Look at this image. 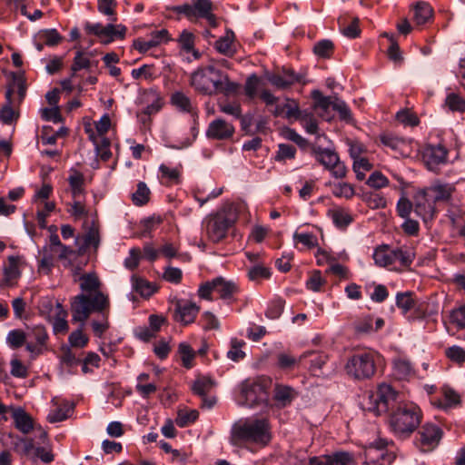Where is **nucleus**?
Wrapping results in <instances>:
<instances>
[{
  "mask_svg": "<svg viewBox=\"0 0 465 465\" xmlns=\"http://www.w3.org/2000/svg\"><path fill=\"white\" fill-rule=\"evenodd\" d=\"M77 281L82 293L74 296L71 302L72 322L83 325L93 311H104L109 307L110 300L107 294L100 291L101 282L95 273L82 274Z\"/></svg>",
  "mask_w": 465,
  "mask_h": 465,
  "instance_id": "obj_1",
  "label": "nucleus"
},
{
  "mask_svg": "<svg viewBox=\"0 0 465 465\" xmlns=\"http://www.w3.org/2000/svg\"><path fill=\"white\" fill-rule=\"evenodd\" d=\"M271 440V426L266 419L240 420L232 427L230 441L234 446L252 443L262 448Z\"/></svg>",
  "mask_w": 465,
  "mask_h": 465,
  "instance_id": "obj_2",
  "label": "nucleus"
},
{
  "mask_svg": "<svg viewBox=\"0 0 465 465\" xmlns=\"http://www.w3.org/2000/svg\"><path fill=\"white\" fill-rule=\"evenodd\" d=\"M191 85L199 93L213 95L218 93L230 94L236 90L237 85L229 80L213 65L199 67L191 75Z\"/></svg>",
  "mask_w": 465,
  "mask_h": 465,
  "instance_id": "obj_3",
  "label": "nucleus"
},
{
  "mask_svg": "<svg viewBox=\"0 0 465 465\" xmlns=\"http://www.w3.org/2000/svg\"><path fill=\"white\" fill-rule=\"evenodd\" d=\"M420 409L412 402L398 403L389 417L391 430L400 438L410 437L421 422Z\"/></svg>",
  "mask_w": 465,
  "mask_h": 465,
  "instance_id": "obj_4",
  "label": "nucleus"
},
{
  "mask_svg": "<svg viewBox=\"0 0 465 465\" xmlns=\"http://www.w3.org/2000/svg\"><path fill=\"white\" fill-rule=\"evenodd\" d=\"M399 393L389 384H381L375 391L363 394L361 401L364 411L371 412L376 416L394 410L398 402Z\"/></svg>",
  "mask_w": 465,
  "mask_h": 465,
  "instance_id": "obj_5",
  "label": "nucleus"
},
{
  "mask_svg": "<svg viewBox=\"0 0 465 465\" xmlns=\"http://www.w3.org/2000/svg\"><path fill=\"white\" fill-rule=\"evenodd\" d=\"M381 355L375 351H364L352 355L345 365L348 375L357 380L371 378L376 372Z\"/></svg>",
  "mask_w": 465,
  "mask_h": 465,
  "instance_id": "obj_6",
  "label": "nucleus"
},
{
  "mask_svg": "<svg viewBox=\"0 0 465 465\" xmlns=\"http://www.w3.org/2000/svg\"><path fill=\"white\" fill-rule=\"evenodd\" d=\"M270 381L262 377L248 379L240 385L238 403L242 406L253 407L267 401V388Z\"/></svg>",
  "mask_w": 465,
  "mask_h": 465,
  "instance_id": "obj_7",
  "label": "nucleus"
},
{
  "mask_svg": "<svg viewBox=\"0 0 465 465\" xmlns=\"http://www.w3.org/2000/svg\"><path fill=\"white\" fill-rule=\"evenodd\" d=\"M73 251L69 247L61 242L56 233H52L50 235L49 243L44 246L40 252L42 258L39 261V271L49 273L56 257L65 259Z\"/></svg>",
  "mask_w": 465,
  "mask_h": 465,
  "instance_id": "obj_8",
  "label": "nucleus"
},
{
  "mask_svg": "<svg viewBox=\"0 0 465 465\" xmlns=\"http://www.w3.org/2000/svg\"><path fill=\"white\" fill-rule=\"evenodd\" d=\"M213 292L218 293L221 299L227 300L238 292V286L234 282L219 276L203 283L198 290V294L203 299L212 301Z\"/></svg>",
  "mask_w": 465,
  "mask_h": 465,
  "instance_id": "obj_9",
  "label": "nucleus"
},
{
  "mask_svg": "<svg viewBox=\"0 0 465 465\" xmlns=\"http://www.w3.org/2000/svg\"><path fill=\"white\" fill-rule=\"evenodd\" d=\"M235 216L225 212H219L211 216L206 222V232L213 242L223 241L228 230L234 224Z\"/></svg>",
  "mask_w": 465,
  "mask_h": 465,
  "instance_id": "obj_10",
  "label": "nucleus"
},
{
  "mask_svg": "<svg viewBox=\"0 0 465 465\" xmlns=\"http://www.w3.org/2000/svg\"><path fill=\"white\" fill-rule=\"evenodd\" d=\"M213 4L210 0H192L191 4L177 7L180 14H183L190 21L205 18L212 26H216L215 15L212 12Z\"/></svg>",
  "mask_w": 465,
  "mask_h": 465,
  "instance_id": "obj_11",
  "label": "nucleus"
},
{
  "mask_svg": "<svg viewBox=\"0 0 465 465\" xmlns=\"http://www.w3.org/2000/svg\"><path fill=\"white\" fill-rule=\"evenodd\" d=\"M443 431L438 425L427 422L418 430L415 444L423 452L433 450L440 443Z\"/></svg>",
  "mask_w": 465,
  "mask_h": 465,
  "instance_id": "obj_12",
  "label": "nucleus"
},
{
  "mask_svg": "<svg viewBox=\"0 0 465 465\" xmlns=\"http://www.w3.org/2000/svg\"><path fill=\"white\" fill-rule=\"evenodd\" d=\"M312 152L316 160L326 169L330 170L335 178L345 177L347 169L334 151L314 147Z\"/></svg>",
  "mask_w": 465,
  "mask_h": 465,
  "instance_id": "obj_13",
  "label": "nucleus"
},
{
  "mask_svg": "<svg viewBox=\"0 0 465 465\" xmlns=\"http://www.w3.org/2000/svg\"><path fill=\"white\" fill-rule=\"evenodd\" d=\"M85 30L100 38L104 43H110L114 39H123L126 33V27L123 25L108 24L103 25L100 23H86Z\"/></svg>",
  "mask_w": 465,
  "mask_h": 465,
  "instance_id": "obj_14",
  "label": "nucleus"
},
{
  "mask_svg": "<svg viewBox=\"0 0 465 465\" xmlns=\"http://www.w3.org/2000/svg\"><path fill=\"white\" fill-rule=\"evenodd\" d=\"M393 459L383 441L370 444L364 450V465H390Z\"/></svg>",
  "mask_w": 465,
  "mask_h": 465,
  "instance_id": "obj_15",
  "label": "nucleus"
},
{
  "mask_svg": "<svg viewBox=\"0 0 465 465\" xmlns=\"http://www.w3.org/2000/svg\"><path fill=\"white\" fill-rule=\"evenodd\" d=\"M422 158L430 171L437 172L440 165L446 163L448 150L441 144H430L424 148Z\"/></svg>",
  "mask_w": 465,
  "mask_h": 465,
  "instance_id": "obj_16",
  "label": "nucleus"
},
{
  "mask_svg": "<svg viewBox=\"0 0 465 465\" xmlns=\"http://www.w3.org/2000/svg\"><path fill=\"white\" fill-rule=\"evenodd\" d=\"M169 33L166 29L153 30L146 37L134 40V46L140 53H146L153 47L169 41Z\"/></svg>",
  "mask_w": 465,
  "mask_h": 465,
  "instance_id": "obj_17",
  "label": "nucleus"
},
{
  "mask_svg": "<svg viewBox=\"0 0 465 465\" xmlns=\"http://www.w3.org/2000/svg\"><path fill=\"white\" fill-rule=\"evenodd\" d=\"M199 312V307L195 303L180 300L175 303L174 320L183 325L190 324L194 322Z\"/></svg>",
  "mask_w": 465,
  "mask_h": 465,
  "instance_id": "obj_18",
  "label": "nucleus"
},
{
  "mask_svg": "<svg viewBox=\"0 0 465 465\" xmlns=\"http://www.w3.org/2000/svg\"><path fill=\"white\" fill-rule=\"evenodd\" d=\"M310 465H355L353 456L350 452L338 451L331 455L312 457Z\"/></svg>",
  "mask_w": 465,
  "mask_h": 465,
  "instance_id": "obj_19",
  "label": "nucleus"
},
{
  "mask_svg": "<svg viewBox=\"0 0 465 465\" xmlns=\"http://www.w3.org/2000/svg\"><path fill=\"white\" fill-rule=\"evenodd\" d=\"M234 126L222 118L212 121L206 130V136L214 140H227L232 137Z\"/></svg>",
  "mask_w": 465,
  "mask_h": 465,
  "instance_id": "obj_20",
  "label": "nucleus"
},
{
  "mask_svg": "<svg viewBox=\"0 0 465 465\" xmlns=\"http://www.w3.org/2000/svg\"><path fill=\"white\" fill-rule=\"evenodd\" d=\"M455 191L456 187L453 183L436 181L427 189V195L434 203H449Z\"/></svg>",
  "mask_w": 465,
  "mask_h": 465,
  "instance_id": "obj_21",
  "label": "nucleus"
},
{
  "mask_svg": "<svg viewBox=\"0 0 465 465\" xmlns=\"http://www.w3.org/2000/svg\"><path fill=\"white\" fill-rule=\"evenodd\" d=\"M314 100V109L319 110V114L323 119L330 121L331 116L328 113L330 107L333 109V104L336 102L337 97L324 96L319 90H314L312 93Z\"/></svg>",
  "mask_w": 465,
  "mask_h": 465,
  "instance_id": "obj_22",
  "label": "nucleus"
},
{
  "mask_svg": "<svg viewBox=\"0 0 465 465\" xmlns=\"http://www.w3.org/2000/svg\"><path fill=\"white\" fill-rule=\"evenodd\" d=\"M11 416L15 426L24 434L29 433L34 429V423L31 416L21 407L11 408Z\"/></svg>",
  "mask_w": 465,
  "mask_h": 465,
  "instance_id": "obj_23",
  "label": "nucleus"
},
{
  "mask_svg": "<svg viewBox=\"0 0 465 465\" xmlns=\"http://www.w3.org/2000/svg\"><path fill=\"white\" fill-rule=\"evenodd\" d=\"M270 83L281 89L287 88L294 83H301L302 77L293 71H284L282 74H275L269 77Z\"/></svg>",
  "mask_w": 465,
  "mask_h": 465,
  "instance_id": "obj_24",
  "label": "nucleus"
},
{
  "mask_svg": "<svg viewBox=\"0 0 465 465\" xmlns=\"http://www.w3.org/2000/svg\"><path fill=\"white\" fill-rule=\"evenodd\" d=\"M66 317L67 312L63 308L60 302H56L55 313L48 320L53 325L54 334L67 332L69 326Z\"/></svg>",
  "mask_w": 465,
  "mask_h": 465,
  "instance_id": "obj_25",
  "label": "nucleus"
},
{
  "mask_svg": "<svg viewBox=\"0 0 465 465\" xmlns=\"http://www.w3.org/2000/svg\"><path fill=\"white\" fill-rule=\"evenodd\" d=\"M84 245L80 248L81 252H85L87 249H93L94 252H97L100 242V232L98 225L93 222L88 231L83 236Z\"/></svg>",
  "mask_w": 465,
  "mask_h": 465,
  "instance_id": "obj_26",
  "label": "nucleus"
},
{
  "mask_svg": "<svg viewBox=\"0 0 465 465\" xmlns=\"http://www.w3.org/2000/svg\"><path fill=\"white\" fill-rule=\"evenodd\" d=\"M85 131L89 134L90 140L94 143L97 155L103 161H108L112 156V153L110 151V141L105 137H101L98 140L90 128H85Z\"/></svg>",
  "mask_w": 465,
  "mask_h": 465,
  "instance_id": "obj_27",
  "label": "nucleus"
},
{
  "mask_svg": "<svg viewBox=\"0 0 465 465\" xmlns=\"http://www.w3.org/2000/svg\"><path fill=\"white\" fill-rule=\"evenodd\" d=\"M414 21L418 25L428 23L433 15L430 5L424 1H419L413 5Z\"/></svg>",
  "mask_w": 465,
  "mask_h": 465,
  "instance_id": "obj_28",
  "label": "nucleus"
},
{
  "mask_svg": "<svg viewBox=\"0 0 465 465\" xmlns=\"http://www.w3.org/2000/svg\"><path fill=\"white\" fill-rule=\"evenodd\" d=\"M328 216L333 223L341 229L346 228L351 222L352 217L350 212L342 207H334L328 211Z\"/></svg>",
  "mask_w": 465,
  "mask_h": 465,
  "instance_id": "obj_29",
  "label": "nucleus"
},
{
  "mask_svg": "<svg viewBox=\"0 0 465 465\" xmlns=\"http://www.w3.org/2000/svg\"><path fill=\"white\" fill-rule=\"evenodd\" d=\"M393 374L399 380H407L412 377L414 374L412 364L404 358H396L393 361Z\"/></svg>",
  "mask_w": 465,
  "mask_h": 465,
  "instance_id": "obj_30",
  "label": "nucleus"
},
{
  "mask_svg": "<svg viewBox=\"0 0 465 465\" xmlns=\"http://www.w3.org/2000/svg\"><path fill=\"white\" fill-rule=\"evenodd\" d=\"M234 34L232 31H227L226 34L220 37L215 43V49L227 56H232L235 52V45L233 43Z\"/></svg>",
  "mask_w": 465,
  "mask_h": 465,
  "instance_id": "obj_31",
  "label": "nucleus"
},
{
  "mask_svg": "<svg viewBox=\"0 0 465 465\" xmlns=\"http://www.w3.org/2000/svg\"><path fill=\"white\" fill-rule=\"evenodd\" d=\"M131 282L133 289L143 297H150L156 292V288L152 282L137 275H133Z\"/></svg>",
  "mask_w": 465,
  "mask_h": 465,
  "instance_id": "obj_32",
  "label": "nucleus"
},
{
  "mask_svg": "<svg viewBox=\"0 0 465 465\" xmlns=\"http://www.w3.org/2000/svg\"><path fill=\"white\" fill-rule=\"evenodd\" d=\"M68 183L74 199H78L84 193V178L83 173L74 171L68 177Z\"/></svg>",
  "mask_w": 465,
  "mask_h": 465,
  "instance_id": "obj_33",
  "label": "nucleus"
},
{
  "mask_svg": "<svg viewBox=\"0 0 465 465\" xmlns=\"http://www.w3.org/2000/svg\"><path fill=\"white\" fill-rule=\"evenodd\" d=\"M109 312L110 306L104 311H93V312H97L101 315V320H94L91 323L94 335L99 338H101L110 327L108 321Z\"/></svg>",
  "mask_w": 465,
  "mask_h": 465,
  "instance_id": "obj_34",
  "label": "nucleus"
},
{
  "mask_svg": "<svg viewBox=\"0 0 465 465\" xmlns=\"http://www.w3.org/2000/svg\"><path fill=\"white\" fill-rule=\"evenodd\" d=\"M159 171L161 173L163 183L166 185H173L180 183L181 171L179 168H172L165 164H161Z\"/></svg>",
  "mask_w": 465,
  "mask_h": 465,
  "instance_id": "obj_35",
  "label": "nucleus"
},
{
  "mask_svg": "<svg viewBox=\"0 0 465 465\" xmlns=\"http://www.w3.org/2000/svg\"><path fill=\"white\" fill-rule=\"evenodd\" d=\"M415 300L413 292H399L396 295V305L401 310L402 314L406 315L408 312H411L415 305Z\"/></svg>",
  "mask_w": 465,
  "mask_h": 465,
  "instance_id": "obj_36",
  "label": "nucleus"
},
{
  "mask_svg": "<svg viewBox=\"0 0 465 465\" xmlns=\"http://www.w3.org/2000/svg\"><path fill=\"white\" fill-rule=\"evenodd\" d=\"M307 357H312V359L311 360L310 370L315 375H317V372L322 370V366L326 363L328 360V356L324 353L306 351L300 356L299 361H302Z\"/></svg>",
  "mask_w": 465,
  "mask_h": 465,
  "instance_id": "obj_37",
  "label": "nucleus"
},
{
  "mask_svg": "<svg viewBox=\"0 0 465 465\" xmlns=\"http://www.w3.org/2000/svg\"><path fill=\"white\" fill-rule=\"evenodd\" d=\"M294 245L297 247L301 243L304 249L311 250L318 246V239L315 234L311 232H295L292 236Z\"/></svg>",
  "mask_w": 465,
  "mask_h": 465,
  "instance_id": "obj_38",
  "label": "nucleus"
},
{
  "mask_svg": "<svg viewBox=\"0 0 465 465\" xmlns=\"http://www.w3.org/2000/svg\"><path fill=\"white\" fill-rule=\"evenodd\" d=\"M214 383L209 377H198L192 385L194 394L204 397L213 387Z\"/></svg>",
  "mask_w": 465,
  "mask_h": 465,
  "instance_id": "obj_39",
  "label": "nucleus"
},
{
  "mask_svg": "<svg viewBox=\"0 0 465 465\" xmlns=\"http://www.w3.org/2000/svg\"><path fill=\"white\" fill-rule=\"evenodd\" d=\"M392 250L388 246L378 247L373 253V259L377 265L386 267L392 264Z\"/></svg>",
  "mask_w": 465,
  "mask_h": 465,
  "instance_id": "obj_40",
  "label": "nucleus"
},
{
  "mask_svg": "<svg viewBox=\"0 0 465 465\" xmlns=\"http://www.w3.org/2000/svg\"><path fill=\"white\" fill-rule=\"evenodd\" d=\"M373 317L371 315H364L360 317L353 322L354 331L359 335L369 334L374 331Z\"/></svg>",
  "mask_w": 465,
  "mask_h": 465,
  "instance_id": "obj_41",
  "label": "nucleus"
},
{
  "mask_svg": "<svg viewBox=\"0 0 465 465\" xmlns=\"http://www.w3.org/2000/svg\"><path fill=\"white\" fill-rule=\"evenodd\" d=\"M151 191L145 183L140 182L137 184L136 191L132 194L133 203L137 206H142L149 202Z\"/></svg>",
  "mask_w": 465,
  "mask_h": 465,
  "instance_id": "obj_42",
  "label": "nucleus"
},
{
  "mask_svg": "<svg viewBox=\"0 0 465 465\" xmlns=\"http://www.w3.org/2000/svg\"><path fill=\"white\" fill-rule=\"evenodd\" d=\"M178 42L181 48L187 53L192 52L195 59L200 57L199 52L194 49V35L192 33L188 31H183L180 35Z\"/></svg>",
  "mask_w": 465,
  "mask_h": 465,
  "instance_id": "obj_43",
  "label": "nucleus"
},
{
  "mask_svg": "<svg viewBox=\"0 0 465 465\" xmlns=\"http://www.w3.org/2000/svg\"><path fill=\"white\" fill-rule=\"evenodd\" d=\"M13 89H7L5 92L6 104L0 111V118L5 124H11L15 119V114L12 107Z\"/></svg>",
  "mask_w": 465,
  "mask_h": 465,
  "instance_id": "obj_44",
  "label": "nucleus"
},
{
  "mask_svg": "<svg viewBox=\"0 0 465 465\" xmlns=\"http://www.w3.org/2000/svg\"><path fill=\"white\" fill-rule=\"evenodd\" d=\"M178 352L180 354L183 366L186 369L193 367V360L194 359L195 352L193 349L186 342L179 344Z\"/></svg>",
  "mask_w": 465,
  "mask_h": 465,
  "instance_id": "obj_45",
  "label": "nucleus"
},
{
  "mask_svg": "<svg viewBox=\"0 0 465 465\" xmlns=\"http://www.w3.org/2000/svg\"><path fill=\"white\" fill-rule=\"evenodd\" d=\"M90 66L91 61L89 55L82 51H77L71 66L72 76H74L76 72L82 69H88Z\"/></svg>",
  "mask_w": 465,
  "mask_h": 465,
  "instance_id": "obj_46",
  "label": "nucleus"
},
{
  "mask_svg": "<svg viewBox=\"0 0 465 465\" xmlns=\"http://www.w3.org/2000/svg\"><path fill=\"white\" fill-rule=\"evenodd\" d=\"M294 398V391L288 386H277L275 388L274 399L282 406L291 403Z\"/></svg>",
  "mask_w": 465,
  "mask_h": 465,
  "instance_id": "obj_47",
  "label": "nucleus"
},
{
  "mask_svg": "<svg viewBox=\"0 0 465 465\" xmlns=\"http://www.w3.org/2000/svg\"><path fill=\"white\" fill-rule=\"evenodd\" d=\"M392 264L400 262L401 265H410L414 258V254L407 249L397 248L392 250Z\"/></svg>",
  "mask_w": 465,
  "mask_h": 465,
  "instance_id": "obj_48",
  "label": "nucleus"
},
{
  "mask_svg": "<svg viewBox=\"0 0 465 465\" xmlns=\"http://www.w3.org/2000/svg\"><path fill=\"white\" fill-rule=\"evenodd\" d=\"M72 411L73 405L66 403L51 411L47 416V420L51 423L62 421L69 417Z\"/></svg>",
  "mask_w": 465,
  "mask_h": 465,
  "instance_id": "obj_49",
  "label": "nucleus"
},
{
  "mask_svg": "<svg viewBox=\"0 0 465 465\" xmlns=\"http://www.w3.org/2000/svg\"><path fill=\"white\" fill-rule=\"evenodd\" d=\"M313 52L320 57L328 58L333 52V43L328 39L321 40L314 45Z\"/></svg>",
  "mask_w": 465,
  "mask_h": 465,
  "instance_id": "obj_50",
  "label": "nucleus"
},
{
  "mask_svg": "<svg viewBox=\"0 0 465 465\" xmlns=\"http://www.w3.org/2000/svg\"><path fill=\"white\" fill-rule=\"evenodd\" d=\"M284 304L285 302L282 299L277 298L272 300L266 310V317L272 320L278 319L283 312Z\"/></svg>",
  "mask_w": 465,
  "mask_h": 465,
  "instance_id": "obj_51",
  "label": "nucleus"
},
{
  "mask_svg": "<svg viewBox=\"0 0 465 465\" xmlns=\"http://www.w3.org/2000/svg\"><path fill=\"white\" fill-rule=\"evenodd\" d=\"M39 39L48 46H54L60 44L62 36L55 29H49L42 31L39 34Z\"/></svg>",
  "mask_w": 465,
  "mask_h": 465,
  "instance_id": "obj_52",
  "label": "nucleus"
},
{
  "mask_svg": "<svg viewBox=\"0 0 465 465\" xmlns=\"http://www.w3.org/2000/svg\"><path fill=\"white\" fill-rule=\"evenodd\" d=\"M172 104L183 112H190L192 110V104L188 96L182 92H176L172 94Z\"/></svg>",
  "mask_w": 465,
  "mask_h": 465,
  "instance_id": "obj_53",
  "label": "nucleus"
},
{
  "mask_svg": "<svg viewBox=\"0 0 465 465\" xmlns=\"http://www.w3.org/2000/svg\"><path fill=\"white\" fill-rule=\"evenodd\" d=\"M198 416H199V413L195 410L179 411L175 421L179 427L183 428V427L187 426L188 424L195 421L197 420Z\"/></svg>",
  "mask_w": 465,
  "mask_h": 465,
  "instance_id": "obj_54",
  "label": "nucleus"
},
{
  "mask_svg": "<svg viewBox=\"0 0 465 465\" xmlns=\"http://www.w3.org/2000/svg\"><path fill=\"white\" fill-rule=\"evenodd\" d=\"M5 280L6 282H10L19 277L20 272L18 268V259L15 257H9L8 265L4 270Z\"/></svg>",
  "mask_w": 465,
  "mask_h": 465,
  "instance_id": "obj_55",
  "label": "nucleus"
},
{
  "mask_svg": "<svg viewBox=\"0 0 465 465\" xmlns=\"http://www.w3.org/2000/svg\"><path fill=\"white\" fill-rule=\"evenodd\" d=\"M243 344V341L232 339L231 341V349L227 352V357L233 361L242 360L245 357V353L242 351Z\"/></svg>",
  "mask_w": 465,
  "mask_h": 465,
  "instance_id": "obj_56",
  "label": "nucleus"
},
{
  "mask_svg": "<svg viewBox=\"0 0 465 465\" xmlns=\"http://www.w3.org/2000/svg\"><path fill=\"white\" fill-rule=\"evenodd\" d=\"M450 321L459 329H465V304H462L450 312Z\"/></svg>",
  "mask_w": 465,
  "mask_h": 465,
  "instance_id": "obj_57",
  "label": "nucleus"
},
{
  "mask_svg": "<svg viewBox=\"0 0 465 465\" xmlns=\"http://www.w3.org/2000/svg\"><path fill=\"white\" fill-rule=\"evenodd\" d=\"M69 205L70 208L67 211L75 220L85 217L88 214L85 204L79 198L74 199V202Z\"/></svg>",
  "mask_w": 465,
  "mask_h": 465,
  "instance_id": "obj_58",
  "label": "nucleus"
},
{
  "mask_svg": "<svg viewBox=\"0 0 465 465\" xmlns=\"http://www.w3.org/2000/svg\"><path fill=\"white\" fill-rule=\"evenodd\" d=\"M381 142L394 151H401L405 145V141L392 134H385L381 135Z\"/></svg>",
  "mask_w": 465,
  "mask_h": 465,
  "instance_id": "obj_59",
  "label": "nucleus"
},
{
  "mask_svg": "<svg viewBox=\"0 0 465 465\" xmlns=\"http://www.w3.org/2000/svg\"><path fill=\"white\" fill-rule=\"evenodd\" d=\"M218 108L220 112L232 115L236 119L242 117V108L239 103H219Z\"/></svg>",
  "mask_w": 465,
  "mask_h": 465,
  "instance_id": "obj_60",
  "label": "nucleus"
},
{
  "mask_svg": "<svg viewBox=\"0 0 465 465\" xmlns=\"http://www.w3.org/2000/svg\"><path fill=\"white\" fill-rule=\"evenodd\" d=\"M446 356L453 362L462 364L465 362V350L460 346L454 345L445 351Z\"/></svg>",
  "mask_w": 465,
  "mask_h": 465,
  "instance_id": "obj_61",
  "label": "nucleus"
},
{
  "mask_svg": "<svg viewBox=\"0 0 465 465\" xmlns=\"http://www.w3.org/2000/svg\"><path fill=\"white\" fill-rule=\"evenodd\" d=\"M27 336L33 338L35 341V342L44 346H45L46 341L48 340V334L46 332V330L42 325H36L32 327Z\"/></svg>",
  "mask_w": 465,
  "mask_h": 465,
  "instance_id": "obj_62",
  "label": "nucleus"
},
{
  "mask_svg": "<svg viewBox=\"0 0 465 465\" xmlns=\"http://www.w3.org/2000/svg\"><path fill=\"white\" fill-rule=\"evenodd\" d=\"M27 335L21 330H13L7 334V342L13 348H19L25 342Z\"/></svg>",
  "mask_w": 465,
  "mask_h": 465,
  "instance_id": "obj_63",
  "label": "nucleus"
},
{
  "mask_svg": "<svg viewBox=\"0 0 465 465\" xmlns=\"http://www.w3.org/2000/svg\"><path fill=\"white\" fill-rule=\"evenodd\" d=\"M446 104L451 111L465 112V100L456 94H450L446 98Z\"/></svg>",
  "mask_w": 465,
  "mask_h": 465,
  "instance_id": "obj_64",
  "label": "nucleus"
}]
</instances>
